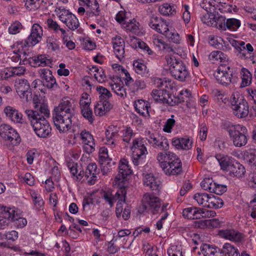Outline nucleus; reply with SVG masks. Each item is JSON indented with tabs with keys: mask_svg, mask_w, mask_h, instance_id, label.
<instances>
[{
	"mask_svg": "<svg viewBox=\"0 0 256 256\" xmlns=\"http://www.w3.org/2000/svg\"><path fill=\"white\" fill-rule=\"evenodd\" d=\"M216 16L212 12H208L201 16V20L208 26H213Z\"/></svg>",
	"mask_w": 256,
	"mask_h": 256,
	"instance_id": "obj_60",
	"label": "nucleus"
},
{
	"mask_svg": "<svg viewBox=\"0 0 256 256\" xmlns=\"http://www.w3.org/2000/svg\"><path fill=\"white\" fill-rule=\"evenodd\" d=\"M23 29L22 24L18 20L12 22L8 28V32L10 34H16L20 33Z\"/></svg>",
	"mask_w": 256,
	"mask_h": 256,
	"instance_id": "obj_55",
	"label": "nucleus"
},
{
	"mask_svg": "<svg viewBox=\"0 0 256 256\" xmlns=\"http://www.w3.org/2000/svg\"><path fill=\"white\" fill-rule=\"evenodd\" d=\"M143 182L144 186L151 190L159 192L161 188V182L152 174H143Z\"/></svg>",
	"mask_w": 256,
	"mask_h": 256,
	"instance_id": "obj_23",
	"label": "nucleus"
},
{
	"mask_svg": "<svg viewBox=\"0 0 256 256\" xmlns=\"http://www.w3.org/2000/svg\"><path fill=\"white\" fill-rule=\"evenodd\" d=\"M226 18L223 16H216L213 26L219 30H226Z\"/></svg>",
	"mask_w": 256,
	"mask_h": 256,
	"instance_id": "obj_56",
	"label": "nucleus"
},
{
	"mask_svg": "<svg viewBox=\"0 0 256 256\" xmlns=\"http://www.w3.org/2000/svg\"><path fill=\"white\" fill-rule=\"evenodd\" d=\"M98 173L97 166L95 163H90L88 166L85 172L86 176L90 179L88 182L91 184H94L96 179V175Z\"/></svg>",
	"mask_w": 256,
	"mask_h": 256,
	"instance_id": "obj_37",
	"label": "nucleus"
},
{
	"mask_svg": "<svg viewBox=\"0 0 256 256\" xmlns=\"http://www.w3.org/2000/svg\"><path fill=\"white\" fill-rule=\"evenodd\" d=\"M228 172H229L230 176L240 178L244 176L246 173V170L242 164L235 160L230 167V168H228Z\"/></svg>",
	"mask_w": 256,
	"mask_h": 256,
	"instance_id": "obj_31",
	"label": "nucleus"
},
{
	"mask_svg": "<svg viewBox=\"0 0 256 256\" xmlns=\"http://www.w3.org/2000/svg\"><path fill=\"white\" fill-rule=\"evenodd\" d=\"M98 156L99 162L101 164L110 160V158L108 155V149L106 147H102L100 148Z\"/></svg>",
	"mask_w": 256,
	"mask_h": 256,
	"instance_id": "obj_58",
	"label": "nucleus"
},
{
	"mask_svg": "<svg viewBox=\"0 0 256 256\" xmlns=\"http://www.w3.org/2000/svg\"><path fill=\"white\" fill-rule=\"evenodd\" d=\"M210 196L206 193H196L194 198L200 206L207 208Z\"/></svg>",
	"mask_w": 256,
	"mask_h": 256,
	"instance_id": "obj_50",
	"label": "nucleus"
},
{
	"mask_svg": "<svg viewBox=\"0 0 256 256\" xmlns=\"http://www.w3.org/2000/svg\"><path fill=\"white\" fill-rule=\"evenodd\" d=\"M96 90L99 94L100 100L108 101V99L112 96L110 92L107 88L102 86H97Z\"/></svg>",
	"mask_w": 256,
	"mask_h": 256,
	"instance_id": "obj_54",
	"label": "nucleus"
},
{
	"mask_svg": "<svg viewBox=\"0 0 256 256\" xmlns=\"http://www.w3.org/2000/svg\"><path fill=\"white\" fill-rule=\"evenodd\" d=\"M10 212L9 223L10 222H14V225L18 228H22L24 227L28 223L26 218L20 216L18 210L14 208H8Z\"/></svg>",
	"mask_w": 256,
	"mask_h": 256,
	"instance_id": "obj_24",
	"label": "nucleus"
},
{
	"mask_svg": "<svg viewBox=\"0 0 256 256\" xmlns=\"http://www.w3.org/2000/svg\"><path fill=\"white\" fill-rule=\"evenodd\" d=\"M81 5L86 6L87 10L86 14L89 16H98L100 14L99 4L96 0H79Z\"/></svg>",
	"mask_w": 256,
	"mask_h": 256,
	"instance_id": "obj_28",
	"label": "nucleus"
},
{
	"mask_svg": "<svg viewBox=\"0 0 256 256\" xmlns=\"http://www.w3.org/2000/svg\"><path fill=\"white\" fill-rule=\"evenodd\" d=\"M38 73L45 86L48 88H52L57 86L56 80L50 69L41 68L39 70Z\"/></svg>",
	"mask_w": 256,
	"mask_h": 256,
	"instance_id": "obj_21",
	"label": "nucleus"
},
{
	"mask_svg": "<svg viewBox=\"0 0 256 256\" xmlns=\"http://www.w3.org/2000/svg\"><path fill=\"white\" fill-rule=\"evenodd\" d=\"M119 81L118 82H113L110 84V86L112 90L118 96L121 98H124L126 96V89L123 86V84L121 82L120 80L118 79L117 80Z\"/></svg>",
	"mask_w": 256,
	"mask_h": 256,
	"instance_id": "obj_42",
	"label": "nucleus"
},
{
	"mask_svg": "<svg viewBox=\"0 0 256 256\" xmlns=\"http://www.w3.org/2000/svg\"><path fill=\"white\" fill-rule=\"evenodd\" d=\"M154 84L156 86L162 88V90H166L167 92L169 90H173L176 88L174 82L167 78H156L154 80Z\"/></svg>",
	"mask_w": 256,
	"mask_h": 256,
	"instance_id": "obj_32",
	"label": "nucleus"
},
{
	"mask_svg": "<svg viewBox=\"0 0 256 256\" xmlns=\"http://www.w3.org/2000/svg\"><path fill=\"white\" fill-rule=\"evenodd\" d=\"M214 183L212 178H206L201 182L200 186L202 189L211 192Z\"/></svg>",
	"mask_w": 256,
	"mask_h": 256,
	"instance_id": "obj_64",
	"label": "nucleus"
},
{
	"mask_svg": "<svg viewBox=\"0 0 256 256\" xmlns=\"http://www.w3.org/2000/svg\"><path fill=\"white\" fill-rule=\"evenodd\" d=\"M204 212L202 208L196 207H190L184 208L182 211V216L188 219H199L202 216Z\"/></svg>",
	"mask_w": 256,
	"mask_h": 256,
	"instance_id": "obj_30",
	"label": "nucleus"
},
{
	"mask_svg": "<svg viewBox=\"0 0 256 256\" xmlns=\"http://www.w3.org/2000/svg\"><path fill=\"white\" fill-rule=\"evenodd\" d=\"M146 136L148 143L154 148H158L162 150H168V141L165 136L150 131L146 132Z\"/></svg>",
	"mask_w": 256,
	"mask_h": 256,
	"instance_id": "obj_11",
	"label": "nucleus"
},
{
	"mask_svg": "<svg viewBox=\"0 0 256 256\" xmlns=\"http://www.w3.org/2000/svg\"><path fill=\"white\" fill-rule=\"evenodd\" d=\"M112 42L114 54L116 58L122 61L124 57V41L120 36H116L112 38Z\"/></svg>",
	"mask_w": 256,
	"mask_h": 256,
	"instance_id": "obj_22",
	"label": "nucleus"
},
{
	"mask_svg": "<svg viewBox=\"0 0 256 256\" xmlns=\"http://www.w3.org/2000/svg\"><path fill=\"white\" fill-rule=\"evenodd\" d=\"M42 28L38 24H34L31 29V32L30 36L24 41H20V44H16V46H34L38 43L42 38ZM22 47V46H20Z\"/></svg>",
	"mask_w": 256,
	"mask_h": 256,
	"instance_id": "obj_13",
	"label": "nucleus"
},
{
	"mask_svg": "<svg viewBox=\"0 0 256 256\" xmlns=\"http://www.w3.org/2000/svg\"><path fill=\"white\" fill-rule=\"evenodd\" d=\"M91 74H94V76L95 79L100 83L103 82L106 79V76L104 72L103 68L96 66H93L90 69Z\"/></svg>",
	"mask_w": 256,
	"mask_h": 256,
	"instance_id": "obj_44",
	"label": "nucleus"
},
{
	"mask_svg": "<svg viewBox=\"0 0 256 256\" xmlns=\"http://www.w3.org/2000/svg\"><path fill=\"white\" fill-rule=\"evenodd\" d=\"M175 154L174 152L170 151L166 152H159L158 153L156 157V160L162 169L164 166H166L168 162L172 158Z\"/></svg>",
	"mask_w": 256,
	"mask_h": 256,
	"instance_id": "obj_41",
	"label": "nucleus"
},
{
	"mask_svg": "<svg viewBox=\"0 0 256 256\" xmlns=\"http://www.w3.org/2000/svg\"><path fill=\"white\" fill-rule=\"evenodd\" d=\"M152 39L154 45L158 47L159 50L168 54V55H172V54H174L176 52L171 44L166 42L162 39L158 38V36H154Z\"/></svg>",
	"mask_w": 256,
	"mask_h": 256,
	"instance_id": "obj_29",
	"label": "nucleus"
},
{
	"mask_svg": "<svg viewBox=\"0 0 256 256\" xmlns=\"http://www.w3.org/2000/svg\"><path fill=\"white\" fill-rule=\"evenodd\" d=\"M134 106L137 112L140 115L144 116H149L148 108L150 106L147 101L138 100L135 102Z\"/></svg>",
	"mask_w": 256,
	"mask_h": 256,
	"instance_id": "obj_35",
	"label": "nucleus"
},
{
	"mask_svg": "<svg viewBox=\"0 0 256 256\" xmlns=\"http://www.w3.org/2000/svg\"><path fill=\"white\" fill-rule=\"evenodd\" d=\"M151 95L154 100L156 102L167 104L172 106L176 104L178 102L176 100H174L170 96L168 92L164 90H153Z\"/></svg>",
	"mask_w": 256,
	"mask_h": 256,
	"instance_id": "obj_17",
	"label": "nucleus"
},
{
	"mask_svg": "<svg viewBox=\"0 0 256 256\" xmlns=\"http://www.w3.org/2000/svg\"><path fill=\"white\" fill-rule=\"evenodd\" d=\"M146 144L145 138L141 136L133 140L130 150L132 152V162L135 166L144 164V159L148 154Z\"/></svg>",
	"mask_w": 256,
	"mask_h": 256,
	"instance_id": "obj_5",
	"label": "nucleus"
},
{
	"mask_svg": "<svg viewBox=\"0 0 256 256\" xmlns=\"http://www.w3.org/2000/svg\"><path fill=\"white\" fill-rule=\"evenodd\" d=\"M216 158L218 161L221 169L227 172L228 170L230 167L233 164V162L235 160L232 157L222 154H216Z\"/></svg>",
	"mask_w": 256,
	"mask_h": 256,
	"instance_id": "obj_33",
	"label": "nucleus"
},
{
	"mask_svg": "<svg viewBox=\"0 0 256 256\" xmlns=\"http://www.w3.org/2000/svg\"><path fill=\"white\" fill-rule=\"evenodd\" d=\"M16 44H20V41L16 42L14 44L10 46L11 49H15V52H19V55L20 56V64H29L30 65V60L32 59V57L30 56V54L26 51V48L30 46H24L22 45V47L20 46H16Z\"/></svg>",
	"mask_w": 256,
	"mask_h": 256,
	"instance_id": "obj_25",
	"label": "nucleus"
},
{
	"mask_svg": "<svg viewBox=\"0 0 256 256\" xmlns=\"http://www.w3.org/2000/svg\"><path fill=\"white\" fill-rule=\"evenodd\" d=\"M168 176H178L182 172V163L180 158L175 154L172 158L168 162L162 169Z\"/></svg>",
	"mask_w": 256,
	"mask_h": 256,
	"instance_id": "obj_14",
	"label": "nucleus"
},
{
	"mask_svg": "<svg viewBox=\"0 0 256 256\" xmlns=\"http://www.w3.org/2000/svg\"><path fill=\"white\" fill-rule=\"evenodd\" d=\"M120 127L114 125L108 126L105 132L106 144L112 148L116 147L120 136Z\"/></svg>",
	"mask_w": 256,
	"mask_h": 256,
	"instance_id": "obj_16",
	"label": "nucleus"
},
{
	"mask_svg": "<svg viewBox=\"0 0 256 256\" xmlns=\"http://www.w3.org/2000/svg\"><path fill=\"white\" fill-rule=\"evenodd\" d=\"M244 160L248 166L256 169V154L252 152H246L244 155Z\"/></svg>",
	"mask_w": 256,
	"mask_h": 256,
	"instance_id": "obj_47",
	"label": "nucleus"
},
{
	"mask_svg": "<svg viewBox=\"0 0 256 256\" xmlns=\"http://www.w3.org/2000/svg\"><path fill=\"white\" fill-rule=\"evenodd\" d=\"M30 194L34 204V208L36 210H42L44 202L40 194L32 190H30Z\"/></svg>",
	"mask_w": 256,
	"mask_h": 256,
	"instance_id": "obj_38",
	"label": "nucleus"
},
{
	"mask_svg": "<svg viewBox=\"0 0 256 256\" xmlns=\"http://www.w3.org/2000/svg\"><path fill=\"white\" fill-rule=\"evenodd\" d=\"M228 70L218 69L214 72V76L217 82L220 84L226 86L232 82V72L230 68H227Z\"/></svg>",
	"mask_w": 256,
	"mask_h": 256,
	"instance_id": "obj_20",
	"label": "nucleus"
},
{
	"mask_svg": "<svg viewBox=\"0 0 256 256\" xmlns=\"http://www.w3.org/2000/svg\"><path fill=\"white\" fill-rule=\"evenodd\" d=\"M142 205L144 210L156 214H160V212H164L167 210L168 204L166 203L162 206V202L158 197L154 196L152 193L148 192L143 196Z\"/></svg>",
	"mask_w": 256,
	"mask_h": 256,
	"instance_id": "obj_7",
	"label": "nucleus"
},
{
	"mask_svg": "<svg viewBox=\"0 0 256 256\" xmlns=\"http://www.w3.org/2000/svg\"><path fill=\"white\" fill-rule=\"evenodd\" d=\"M48 48L53 51L60 50V42L53 37H49L46 40Z\"/></svg>",
	"mask_w": 256,
	"mask_h": 256,
	"instance_id": "obj_57",
	"label": "nucleus"
},
{
	"mask_svg": "<svg viewBox=\"0 0 256 256\" xmlns=\"http://www.w3.org/2000/svg\"><path fill=\"white\" fill-rule=\"evenodd\" d=\"M124 24L125 28L128 31L136 33L139 30V24L134 19L126 22Z\"/></svg>",
	"mask_w": 256,
	"mask_h": 256,
	"instance_id": "obj_59",
	"label": "nucleus"
},
{
	"mask_svg": "<svg viewBox=\"0 0 256 256\" xmlns=\"http://www.w3.org/2000/svg\"><path fill=\"white\" fill-rule=\"evenodd\" d=\"M224 206L223 200L219 197L210 194L207 208H219Z\"/></svg>",
	"mask_w": 256,
	"mask_h": 256,
	"instance_id": "obj_48",
	"label": "nucleus"
},
{
	"mask_svg": "<svg viewBox=\"0 0 256 256\" xmlns=\"http://www.w3.org/2000/svg\"><path fill=\"white\" fill-rule=\"evenodd\" d=\"M8 208L0 204V230L5 228L9 224Z\"/></svg>",
	"mask_w": 256,
	"mask_h": 256,
	"instance_id": "obj_39",
	"label": "nucleus"
},
{
	"mask_svg": "<svg viewBox=\"0 0 256 256\" xmlns=\"http://www.w3.org/2000/svg\"><path fill=\"white\" fill-rule=\"evenodd\" d=\"M232 108L234 114L239 118H244L249 113V106L248 102L239 94H232L230 98Z\"/></svg>",
	"mask_w": 256,
	"mask_h": 256,
	"instance_id": "obj_9",
	"label": "nucleus"
},
{
	"mask_svg": "<svg viewBox=\"0 0 256 256\" xmlns=\"http://www.w3.org/2000/svg\"><path fill=\"white\" fill-rule=\"evenodd\" d=\"M132 172V170L130 166L128 160L124 158L122 159L119 162L118 173L114 179V185H118L120 188H126L123 184L126 180L127 176L130 174Z\"/></svg>",
	"mask_w": 256,
	"mask_h": 256,
	"instance_id": "obj_12",
	"label": "nucleus"
},
{
	"mask_svg": "<svg viewBox=\"0 0 256 256\" xmlns=\"http://www.w3.org/2000/svg\"><path fill=\"white\" fill-rule=\"evenodd\" d=\"M200 249L204 256H222L220 248L216 246L205 244L200 246Z\"/></svg>",
	"mask_w": 256,
	"mask_h": 256,
	"instance_id": "obj_36",
	"label": "nucleus"
},
{
	"mask_svg": "<svg viewBox=\"0 0 256 256\" xmlns=\"http://www.w3.org/2000/svg\"><path fill=\"white\" fill-rule=\"evenodd\" d=\"M164 36L168 38L170 42L176 44H179L180 43L181 39L179 34L177 32L173 29L168 30L164 34Z\"/></svg>",
	"mask_w": 256,
	"mask_h": 256,
	"instance_id": "obj_52",
	"label": "nucleus"
},
{
	"mask_svg": "<svg viewBox=\"0 0 256 256\" xmlns=\"http://www.w3.org/2000/svg\"><path fill=\"white\" fill-rule=\"evenodd\" d=\"M0 136L13 146L18 144L21 141L20 137L17 131L6 124L0 125Z\"/></svg>",
	"mask_w": 256,
	"mask_h": 256,
	"instance_id": "obj_10",
	"label": "nucleus"
},
{
	"mask_svg": "<svg viewBox=\"0 0 256 256\" xmlns=\"http://www.w3.org/2000/svg\"><path fill=\"white\" fill-rule=\"evenodd\" d=\"M4 114L10 120L16 124H22L23 122L22 114L14 107L10 106H6L3 110Z\"/></svg>",
	"mask_w": 256,
	"mask_h": 256,
	"instance_id": "obj_26",
	"label": "nucleus"
},
{
	"mask_svg": "<svg viewBox=\"0 0 256 256\" xmlns=\"http://www.w3.org/2000/svg\"><path fill=\"white\" fill-rule=\"evenodd\" d=\"M112 108L109 101L100 100L95 106L94 112L96 116H103Z\"/></svg>",
	"mask_w": 256,
	"mask_h": 256,
	"instance_id": "obj_34",
	"label": "nucleus"
},
{
	"mask_svg": "<svg viewBox=\"0 0 256 256\" xmlns=\"http://www.w3.org/2000/svg\"><path fill=\"white\" fill-rule=\"evenodd\" d=\"M158 10L164 16H172L176 12L174 6L168 3L160 5L158 8Z\"/></svg>",
	"mask_w": 256,
	"mask_h": 256,
	"instance_id": "obj_46",
	"label": "nucleus"
},
{
	"mask_svg": "<svg viewBox=\"0 0 256 256\" xmlns=\"http://www.w3.org/2000/svg\"><path fill=\"white\" fill-rule=\"evenodd\" d=\"M170 72L176 80L185 82L190 77V72L184 62L173 55H166L164 58Z\"/></svg>",
	"mask_w": 256,
	"mask_h": 256,
	"instance_id": "obj_4",
	"label": "nucleus"
},
{
	"mask_svg": "<svg viewBox=\"0 0 256 256\" xmlns=\"http://www.w3.org/2000/svg\"><path fill=\"white\" fill-rule=\"evenodd\" d=\"M15 87L16 92L21 99L28 102L32 98L30 85L27 80H19L15 84Z\"/></svg>",
	"mask_w": 256,
	"mask_h": 256,
	"instance_id": "obj_15",
	"label": "nucleus"
},
{
	"mask_svg": "<svg viewBox=\"0 0 256 256\" xmlns=\"http://www.w3.org/2000/svg\"><path fill=\"white\" fill-rule=\"evenodd\" d=\"M236 248L229 243H226L222 249H220L222 256H231L232 253L235 252Z\"/></svg>",
	"mask_w": 256,
	"mask_h": 256,
	"instance_id": "obj_61",
	"label": "nucleus"
},
{
	"mask_svg": "<svg viewBox=\"0 0 256 256\" xmlns=\"http://www.w3.org/2000/svg\"><path fill=\"white\" fill-rule=\"evenodd\" d=\"M83 148L86 153L90 154L95 150L96 144L92 135L86 130L80 134Z\"/></svg>",
	"mask_w": 256,
	"mask_h": 256,
	"instance_id": "obj_18",
	"label": "nucleus"
},
{
	"mask_svg": "<svg viewBox=\"0 0 256 256\" xmlns=\"http://www.w3.org/2000/svg\"><path fill=\"white\" fill-rule=\"evenodd\" d=\"M30 66L33 67L44 66L50 64V60L45 55H38L32 57Z\"/></svg>",
	"mask_w": 256,
	"mask_h": 256,
	"instance_id": "obj_40",
	"label": "nucleus"
},
{
	"mask_svg": "<svg viewBox=\"0 0 256 256\" xmlns=\"http://www.w3.org/2000/svg\"><path fill=\"white\" fill-rule=\"evenodd\" d=\"M133 66L135 72L142 76L146 74V66L138 60L134 62Z\"/></svg>",
	"mask_w": 256,
	"mask_h": 256,
	"instance_id": "obj_63",
	"label": "nucleus"
},
{
	"mask_svg": "<svg viewBox=\"0 0 256 256\" xmlns=\"http://www.w3.org/2000/svg\"><path fill=\"white\" fill-rule=\"evenodd\" d=\"M74 113V100L68 97L62 98L52 114L54 123L60 132H68L72 127Z\"/></svg>",
	"mask_w": 256,
	"mask_h": 256,
	"instance_id": "obj_1",
	"label": "nucleus"
},
{
	"mask_svg": "<svg viewBox=\"0 0 256 256\" xmlns=\"http://www.w3.org/2000/svg\"><path fill=\"white\" fill-rule=\"evenodd\" d=\"M228 132L236 147L241 148L247 144L248 134L245 126L238 124L232 125L228 129Z\"/></svg>",
	"mask_w": 256,
	"mask_h": 256,
	"instance_id": "obj_6",
	"label": "nucleus"
},
{
	"mask_svg": "<svg viewBox=\"0 0 256 256\" xmlns=\"http://www.w3.org/2000/svg\"><path fill=\"white\" fill-rule=\"evenodd\" d=\"M46 24L48 28L50 30H53L55 33L58 34L59 32H60L62 35L66 34V30L63 28H61L58 22L52 19L48 18Z\"/></svg>",
	"mask_w": 256,
	"mask_h": 256,
	"instance_id": "obj_51",
	"label": "nucleus"
},
{
	"mask_svg": "<svg viewBox=\"0 0 256 256\" xmlns=\"http://www.w3.org/2000/svg\"><path fill=\"white\" fill-rule=\"evenodd\" d=\"M168 29V22H167L166 20L161 19L158 24L156 25L154 30L164 35Z\"/></svg>",
	"mask_w": 256,
	"mask_h": 256,
	"instance_id": "obj_62",
	"label": "nucleus"
},
{
	"mask_svg": "<svg viewBox=\"0 0 256 256\" xmlns=\"http://www.w3.org/2000/svg\"><path fill=\"white\" fill-rule=\"evenodd\" d=\"M208 58L214 63L218 61L224 62L228 59V56L222 51L214 50L211 52Z\"/></svg>",
	"mask_w": 256,
	"mask_h": 256,
	"instance_id": "obj_45",
	"label": "nucleus"
},
{
	"mask_svg": "<svg viewBox=\"0 0 256 256\" xmlns=\"http://www.w3.org/2000/svg\"><path fill=\"white\" fill-rule=\"evenodd\" d=\"M35 133L40 138H46L51 134L52 128L46 118L32 110L25 111Z\"/></svg>",
	"mask_w": 256,
	"mask_h": 256,
	"instance_id": "obj_3",
	"label": "nucleus"
},
{
	"mask_svg": "<svg viewBox=\"0 0 256 256\" xmlns=\"http://www.w3.org/2000/svg\"><path fill=\"white\" fill-rule=\"evenodd\" d=\"M126 190L124 187L119 188L114 195L108 192H104L102 195V198L110 207L118 200L116 208V216L118 218L122 216L124 220H127L130 218L131 212L130 206L126 204L124 208L122 206L126 202Z\"/></svg>",
	"mask_w": 256,
	"mask_h": 256,
	"instance_id": "obj_2",
	"label": "nucleus"
},
{
	"mask_svg": "<svg viewBox=\"0 0 256 256\" xmlns=\"http://www.w3.org/2000/svg\"><path fill=\"white\" fill-rule=\"evenodd\" d=\"M54 12L59 20L71 30H75L80 26V24L76 16L64 7L56 8Z\"/></svg>",
	"mask_w": 256,
	"mask_h": 256,
	"instance_id": "obj_8",
	"label": "nucleus"
},
{
	"mask_svg": "<svg viewBox=\"0 0 256 256\" xmlns=\"http://www.w3.org/2000/svg\"><path fill=\"white\" fill-rule=\"evenodd\" d=\"M192 140L188 137L175 138H172V144L178 150H188L192 148Z\"/></svg>",
	"mask_w": 256,
	"mask_h": 256,
	"instance_id": "obj_27",
	"label": "nucleus"
},
{
	"mask_svg": "<svg viewBox=\"0 0 256 256\" xmlns=\"http://www.w3.org/2000/svg\"><path fill=\"white\" fill-rule=\"evenodd\" d=\"M240 75L242 80L241 86L245 87L250 85L252 79V74L246 68H242Z\"/></svg>",
	"mask_w": 256,
	"mask_h": 256,
	"instance_id": "obj_49",
	"label": "nucleus"
},
{
	"mask_svg": "<svg viewBox=\"0 0 256 256\" xmlns=\"http://www.w3.org/2000/svg\"><path fill=\"white\" fill-rule=\"evenodd\" d=\"M120 131L122 140L126 144H129L132 138H134L136 134L132 128L129 126H124Z\"/></svg>",
	"mask_w": 256,
	"mask_h": 256,
	"instance_id": "obj_43",
	"label": "nucleus"
},
{
	"mask_svg": "<svg viewBox=\"0 0 256 256\" xmlns=\"http://www.w3.org/2000/svg\"><path fill=\"white\" fill-rule=\"evenodd\" d=\"M218 234L221 238L234 242H240L243 239L242 234L234 228L220 230Z\"/></svg>",
	"mask_w": 256,
	"mask_h": 256,
	"instance_id": "obj_19",
	"label": "nucleus"
},
{
	"mask_svg": "<svg viewBox=\"0 0 256 256\" xmlns=\"http://www.w3.org/2000/svg\"><path fill=\"white\" fill-rule=\"evenodd\" d=\"M240 25L241 22L240 20L234 18H228L226 20V30L228 29L232 31H236Z\"/></svg>",
	"mask_w": 256,
	"mask_h": 256,
	"instance_id": "obj_53",
	"label": "nucleus"
}]
</instances>
